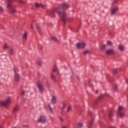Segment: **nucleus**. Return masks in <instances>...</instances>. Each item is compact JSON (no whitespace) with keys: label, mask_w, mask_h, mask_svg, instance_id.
Instances as JSON below:
<instances>
[{"label":"nucleus","mask_w":128,"mask_h":128,"mask_svg":"<svg viewBox=\"0 0 128 128\" xmlns=\"http://www.w3.org/2000/svg\"><path fill=\"white\" fill-rule=\"evenodd\" d=\"M72 20V18L70 20H69V21L70 22V20Z\"/></svg>","instance_id":"obj_48"},{"label":"nucleus","mask_w":128,"mask_h":128,"mask_svg":"<svg viewBox=\"0 0 128 128\" xmlns=\"http://www.w3.org/2000/svg\"><path fill=\"white\" fill-rule=\"evenodd\" d=\"M14 72L15 74H14V80L17 82H20V75L18 74H16V70L14 71Z\"/></svg>","instance_id":"obj_9"},{"label":"nucleus","mask_w":128,"mask_h":128,"mask_svg":"<svg viewBox=\"0 0 128 128\" xmlns=\"http://www.w3.org/2000/svg\"><path fill=\"white\" fill-rule=\"evenodd\" d=\"M0 128H2V127L0 126Z\"/></svg>","instance_id":"obj_53"},{"label":"nucleus","mask_w":128,"mask_h":128,"mask_svg":"<svg viewBox=\"0 0 128 128\" xmlns=\"http://www.w3.org/2000/svg\"><path fill=\"white\" fill-rule=\"evenodd\" d=\"M54 12H56L58 16L60 17L61 20L63 22V26H66V13H64V8L59 6L58 8H54V10H47L46 14L48 16H49L54 18Z\"/></svg>","instance_id":"obj_1"},{"label":"nucleus","mask_w":128,"mask_h":128,"mask_svg":"<svg viewBox=\"0 0 128 128\" xmlns=\"http://www.w3.org/2000/svg\"><path fill=\"white\" fill-rule=\"evenodd\" d=\"M114 116V110H110L109 112L108 118L110 120H112V117Z\"/></svg>","instance_id":"obj_11"},{"label":"nucleus","mask_w":128,"mask_h":128,"mask_svg":"<svg viewBox=\"0 0 128 128\" xmlns=\"http://www.w3.org/2000/svg\"><path fill=\"white\" fill-rule=\"evenodd\" d=\"M106 96H108V94H106Z\"/></svg>","instance_id":"obj_47"},{"label":"nucleus","mask_w":128,"mask_h":128,"mask_svg":"<svg viewBox=\"0 0 128 128\" xmlns=\"http://www.w3.org/2000/svg\"><path fill=\"white\" fill-rule=\"evenodd\" d=\"M31 28L34 30V25L32 24H31Z\"/></svg>","instance_id":"obj_39"},{"label":"nucleus","mask_w":128,"mask_h":128,"mask_svg":"<svg viewBox=\"0 0 128 128\" xmlns=\"http://www.w3.org/2000/svg\"><path fill=\"white\" fill-rule=\"evenodd\" d=\"M76 78L78 80H80V78L78 76L76 77Z\"/></svg>","instance_id":"obj_45"},{"label":"nucleus","mask_w":128,"mask_h":128,"mask_svg":"<svg viewBox=\"0 0 128 128\" xmlns=\"http://www.w3.org/2000/svg\"><path fill=\"white\" fill-rule=\"evenodd\" d=\"M36 28L37 30H38V32H41L42 30V28H40V26L38 25L36 26Z\"/></svg>","instance_id":"obj_25"},{"label":"nucleus","mask_w":128,"mask_h":128,"mask_svg":"<svg viewBox=\"0 0 128 128\" xmlns=\"http://www.w3.org/2000/svg\"><path fill=\"white\" fill-rule=\"evenodd\" d=\"M92 122H94V119H92V121L88 123V128H90V127L92 126Z\"/></svg>","instance_id":"obj_23"},{"label":"nucleus","mask_w":128,"mask_h":128,"mask_svg":"<svg viewBox=\"0 0 128 128\" xmlns=\"http://www.w3.org/2000/svg\"><path fill=\"white\" fill-rule=\"evenodd\" d=\"M104 98V96L103 94H101L98 98V100L100 101V100H102V98Z\"/></svg>","instance_id":"obj_22"},{"label":"nucleus","mask_w":128,"mask_h":128,"mask_svg":"<svg viewBox=\"0 0 128 128\" xmlns=\"http://www.w3.org/2000/svg\"><path fill=\"white\" fill-rule=\"evenodd\" d=\"M18 1L20 2V4H26V2L22 0H16V2Z\"/></svg>","instance_id":"obj_28"},{"label":"nucleus","mask_w":128,"mask_h":128,"mask_svg":"<svg viewBox=\"0 0 128 128\" xmlns=\"http://www.w3.org/2000/svg\"><path fill=\"white\" fill-rule=\"evenodd\" d=\"M118 114L120 118H123L124 116V107L120 106L118 108Z\"/></svg>","instance_id":"obj_2"},{"label":"nucleus","mask_w":128,"mask_h":128,"mask_svg":"<svg viewBox=\"0 0 128 128\" xmlns=\"http://www.w3.org/2000/svg\"><path fill=\"white\" fill-rule=\"evenodd\" d=\"M86 46V44L84 42H78L76 44V48H84Z\"/></svg>","instance_id":"obj_8"},{"label":"nucleus","mask_w":128,"mask_h":128,"mask_svg":"<svg viewBox=\"0 0 128 128\" xmlns=\"http://www.w3.org/2000/svg\"><path fill=\"white\" fill-rule=\"evenodd\" d=\"M41 50H42V47L41 48Z\"/></svg>","instance_id":"obj_51"},{"label":"nucleus","mask_w":128,"mask_h":128,"mask_svg":"<svg viewBox=\"0 0 128 128\" xmlns=\"http://www.w3.org/2000/svg\"><path fill=\"white\" fill-rule=\"evenodd\" d=\"M126 82L127 84H128V80H126Z\"/></svg>","instance_id":"obj_46"},{"label":"nucleus","mask_w":128,"mask_h":128,"mask_svg":"<svg viewBox=\"0 0 128 128\" xmlns=\"http://www.w3.org/2000/svg\"><path fill=\"white\" fill-rule=\"evenodd\" d=\"M72 110V108L70 107H68V108L67 110V112H70V110Z\"/></svg>","instance_id":"obj_36"},{"label":"nucleus","mask_w":128,"mask_h":128,"mask_svg":"<svg viewBox=\"0 0 128 128\" xmlns=\"http://www.w3.org/2000/svg\"><path fill=\"white\" fill-rule=\"evenodd\" d=\"M83 124L82 123H76V127L78 128H82L83 126Z\"/></svg>","instance_id":"obj_17"},{"label":"nucleus","mask_w":128,"mask_h":128,"mask_svg":"<svg viewBox=\"0 0 128 128\" xmlns=\"http://www.w3.org/2000/svg\"><path fill=\"white\" fill-rule=\"evenodd\" d=\"M90 54V51H88V50H85V51H84V52H83V54H84V56H86V54Z\"/></svg>","instance_id":"obj_27"},{"label":"nucleus","mask_w":128,"mask_h":128,"mask_svg":"<svg viewBox=\"0 0 128 128\" xmlns=\"http://www.w3.org/2000/svg\"><path fill=\"white\" fill-rule=\"evenodd\" d=\"M35 6L36 8H40V6L42 8H44V5H42V4L35 3Z\"/></svg>","instance_id":"obj_12"},{"label":"nucleus","mask_w":128,"mask_h":128,"mask_svg":"<svg viewBox=\"0 0 128 128\" xmlns=\"http://www.w3.org/2000/svg\"><path fill=\"white\" fill-rule=\"evenodd\" d=\"M57 72L58 74H60V72H58V71H56Z\"/></svg>","instance_id":"obj_44"},{"label":"nucleus","mask_w":128,"mask_h":128,"mask_svg":"<svg viewBox=\"0 0 128 128\" xmlns=\"http://www.w3.org/2000/svg\"><path fill=\"white\" fill-rule=\"evenodd\" d=\"M50 78L54 80V82H56V76L54 74L53 72H52L50 74Z\"/></svg>","instance_id":"obj_14"},{"label":"nucleus","mask_w":128,"mask_h":128,"mask_svg":"<svg viewBox=\"0 0 128 128\" xmlns=\"http://www.w3.org/2000/svg\"><path fill=\"white\" fill-rule=\"evenodd\" d=\"M114 50L113 49L108 50L106 51V54L108 56H112V54H114Z\"/></svg>","instance_id":"obj_10"},{"label":"nucleus","mask_w":128,"mask_h":128,"mask_svg":"<svg viewBox=\"0 0 128 128\" xmlns=\"http://www.w3.org/2000/svg\"><path fill=\"white\" fill-rule=\"evenodd\" d=\"M10 102V98H8L6 101L0 102V104H1V106H8Z\"/></svg>","instance_id":"obj_4"},{"label":"nucleus","mask_w":128,"mask_h":128,"mask_svg":"<svg viewBox=\"0 0 128 128\" xmlns=\"http://www.w3.org/2000/svg\"><path fill=\"white\" fill-rule=\"evenodd\" d=\"M60 120H61V122H64V119H62V118H60Z\"/></svg>","instance_id":"obj_42"},{"label":"nucleus","mask_w":128,"mask_h":128,"mask_svg":"<svg viewBox=\"0 0 128 128\" xmlns=\"http://www.w3.org/2000/svg\"><path fill=\"white\" fill-rule=\"evenodd\" d=\"M46 86L48 88H50V84L48 81H46Z\"/></svg>","instance_id":"obj_32"},{"label":"nucleus","mask_w":128,"mask_h":128,"mask_svg":"<svg viewBox=\"0 0 128 128\" xmlns=\"http://www.w3.org/2000/svg\"><path fill=\"white\" fill-rule=\"evenodd\" d=\"M108 46H110L112 44V42L110 41H108L107 42Z\"/></svg>","instance_id":"obj_34"},{"label":"nucleus","mask_w":128,"mask_h":128,"mask_svg":"<svg viewBox=\"0 0 128 128\" xmlns=\"http://www.w3.org/2000/svg\"><path fill=\"white\" fill-rule=\"evenodd\" d=\"M26 92L24 90H23L22 92V96H24V94H26Z\"/></svg>","instance_id":"obj_37"},{"label":"nucleus","mask_w":128,"mask_h":128,"mask_svg":"<svg viewBox=\"0 0 128 128\" xmlns=\"http://www.w3.org/2000/svg\"><path fill=\"white\" fill-rule=\"evenodd\" d=\"M79 28H80V26H79Z\"/></svg>","instance_id":"obj_50"},{"label":"nucleus","mask_w":128,"mask_h":128,"mask_svg":"<svg viewBox=\"0 0 128 128\" xmlns=\"http://www.w3.org/2000/svg\"><path fill=\"white\" fill-rule=\"evenodd\" d=\"M118 72V70L114 69L112 70V74H116Z\"/></svg>","instance_id":"obj_30"},{"label":"nucleus","mask_w":128,"mask_h":128,"mask_svg":"<svg viewBox=\"0 0 128 128\" xmlns=\"http://www.w3.org/2000/svg\"><path fill=\"white\" fill-rule=\"evenodd\" d=\"M9 12H10V14H14L16 12V11L15 10H9Z\"/></svg>","instance_id":"obj_26"},{"label":"nucleus","mask_w":128,"mask_h":128,"mask_svg":"<svg viewBox=\"0 0 128 128\" xmlns=\"http://www.w3.org/2000/svg\"><path fill=\"white\" fill-rule=\"evenodd\" d=\"M61 6L62 8H70V6H68V4L66 3L62 4Z\"/></svg>","instance_id":"obj_15"},{"label":"nucleus","mask_w":128,"mask_h":128,"mask_svg":"<svg viewBox=\"0 0 128 128\" xmlns=\"http://www.w3.org/2000/svg\"><path fill=\"white\" fill-rule=\"evenodd\" d=\"M52 102L53 104H54L56 102V97L52 96Z\"/></svg>","instance_id":"obj_16"},{"label":"nucleus","mask_w":128,"mask_h":128,"mask_svg":"<svg viewBox=\"0 0 128 128\" xmlns=\"http://www.w3.org/2000/svg\"><path fill=\"white\" fill-rule=\"evenodd\" d=\"M36 84H37V88H38L40 92L42 94L44 92V86H42V85H41L40 84H38V83H37Z\"/></svg>","instance_id":"obj_5"},{"label":"nucleus","mask_w":128,"mask_h":128,"mask_svg":"<svg viewBox=\"0 0 128 128\" xmlns=\"http://www.w3.org/2000/svg\"><path fill=\"white\" fill-rule=\"evenodd\" d=\"M116 2V0H114V2Z\"/></svg>","instance_id":"obj_49"},{"label":"nucleus","mask_w":128,"mask_h":128,"mask_svg":"<svg viewBox=\"0 0 128 128\" xmlns=\"http://www.w3.org/2000/svg\"><path fill=\"white\" fill-rule=\"evenodd\" d=\"M115 90H118V86H115L114 87Z\"/></svg>","instance_id":"obj_41"},{"label":"nucleus","mask_w":128,"mask_h":128,"mask_svg":"<svg viewBox=\"0 0 128 128\" xmlns=\"http://www.w3.org/2000/svg\"><path fill=\"white\" fill-rule=\"evenodd\" d=\"M100 50H106V45L104 44L100 45Z\"/></svg>","instance_id":"obj_19"},{"label":"nucleus","mask_w":128,"mask_h":128,"mask_svg":"<svg viewBox=\"0 0 128 128\" xmlns=\"http://www.w3.org/2000/svg\"><path fill=\"white\" fill-rule=\"evenodd\" d=\"M48 108H50V112H52V107H50V105H48Z\"/></svg>","instance_id":"obj_33"},{"label":"nucleus","mask_w":128,"mask_h":128,"mask_svg":"<svg viewBox=\"0 0 128 128\" xmlns=\"http://www.w3.org/2000/svg\"><path fill=\"white\" fill-rule=\"evenodd\" d=\"M4 8L2 6H0V12H2Z\"/></svg>","instance_id":"obj_35"},{"label":"nucleus","mask_w":128,"mask_h":128,"mask_svg":"<svg viewBox=\"0 0 128 128\" xmlns=\"http://www.w3.org/2000/svg\"><path fill=\"white\" fill-rule=\"evenodd\" d=\"M26 36H27L26 32H25L23 35V38H24V40H26Z\"/></svg>","instance_id":"obj_29"},{"label":"nucleus","mask_w":128,"mask_h":128,"mask_svg":"<svg viewBox=\"0 0 128 128\" xmlns=\"http://www.w3.org/2000/svg\"><path fill=\"white\" fill-rule=\"evenodd\" d=\"M58 67H56V65L55 64L54 66L52 72H58Z\"/></svg>","instance_id":"obj_21"},{"label":"nucleus","mask_w":128,"mask_h":128,"mask_svg":"<svg viewBox=\"0 0 128 128\" xmlns=\"http://www.w3.org/2000/svg\"><path fill=\"white\" fill-rule=\"evenodd\" d=\"M24 128H28V125H23Z\"/></svg>","instance_id":"obj_40"},{"label":"nucleus","mask_w":128,"mask_h":128,"mask_svg":"<svg viewBox=\"0 0 128 128\" xmlns=\"http://www.w3.org/2000/svg\"><path fill=\"white\" fill-rule=\"evenodd\" d=\"M92 112H89L88 115L90 116H92Z\"/></svg>","instance_id":"obj_38"},{"label":"nucleus","mask_w":128,"mask_h":128,"mask_svg":"<svg viewBox=\"0 0 128 128\" xmlns=\"http://www.w3.org/2000/svg\"><path fill=\"white\" fill-rule=\"evenodd\" d=\"M80 112H82V111H80Z\"/></svg>","instance_id":"obj_52"},{"label":"nucleus","mask_w":128,"mask_h":128,"mask_svg":"<svg viewBox=\"0 0 128 128\" xmlns=\"http://www.w3.org/2000/svg\"><path fill=\"white\" fill-rule=\"evenodd\" d=\"M62 106L60 108V110H61L62 112H63L64 110V108H66V103L64 102H62Z\"/></svg>","instance_id":"obj_13"},{"label":"nucleus","mask_w":128,"mask_h":128,"mask_svg":"<svg viewBox=\"0 0 128 128\" xmlns=\"http://www.w3.org/2000/svg\"><path fill=\"white\" fill-rule=\"evenodd\" d=\"M3 48H4V50H9V54L12 56L14 54V50L12 48H10V46H8L6 44H5L3 46Z\"/></svg>","instance_id":"obj_3"},{"label":"nucleus","mask_w":128,"mask_h":128,"mask_svg":"<svg viewBox=\"0 0 128 128\" xmlns=\"http://www.w3.org/2000/svg\"><path fill=\"white\" fill-rule=\"evenodd\" d=\"M46 117L44 116H40V118L38 119V122H42V124H44L46 122Z\"/></svg>","instance_id":"obj_7"},{"label":"nucleus","mask_w":128,"mask_h":128,"mask_svg":"<svg viewBox=\"0 0 128 128\" xmlns=\"http://www.w3.org/2000/svg\"><path fill=\"white\" fill-rule=\"evenodd\" d=\"M51 40H52L54 42H60V40H58L56 37L52 36Z\"/></svg>","instance_id":"obj_18"},{"label":"nucleus","mask_w":128,"mask_h":128,"mask_svg":"<svg viewBox=\"0 0 128 128\" xmlns=\"http://www.w3.org/2000/svg\"><path fill=\"white\" fill-rule=\"evenodd\" d=\"M118 49L120 50H121V52H122V50H124V46H122V45H118Z\"/></svg>","instance_id":"obj_24"},{"label":"nucleus","mask_w":128,"mask_h":128,"mask_svg":"<svg viewBox=\"0 0 128 128\" xmlns=\"http://www.w3.org/2000/svg\"><path fill=\"white\" fill-rule=\"evenodd\" d=\"M98 90H96V92H95V94H98Z\"/></svg>","instance_id":"obj_43"},{"label":"nucleus","mask_w":128,"mask_h":128,"mask_svg":"<svg viewBox=\"0 0 128 128\" xmlns=\"http://www.w3.org/2000/svg\"><path fill=\"white\" fill-rule=\"evenodd\" d=\"M118 6H115L114 8H112L111 16H114L118 12Z\"/></svg>","instance_id":"obj_6"},{"label":"nucleus","mask_w":128,"mask_h":128,"mask_svg":"<svg viewBox=\"0 0 128 128\" xmlns=\"http://www.w3.org/2000/svg\"><path fill=\"white\" fill-rule=\"evenodd\" d=\"M37 64L39 66H42V62L40 61V60H38L37 62Z\"/></svg>","instance_id":"obj_31"},{"label":"nucleus","mask_w":128,"mask_h":128,"mask_svg":"<svg viewBox=\"0 0 128 128\" xmlns=\"http://www.w3.org/2000/svg\"><path fill=\"white\" fill-rule=\"evenodd\" d=\"M18 106H16L15 108L13 109L12 113L16 112H17V110H18Z\"/></svg>","instance_id":"obj_20"}]
</instances>
